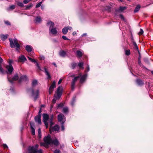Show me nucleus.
Returning a JSON list of instances; mask_svg holds the SVG:
<instances>
[{"label":"nucleus","instance_id":"f257e3e1","mask_svg":"<svg viewBox=\"0 0 153 153\" xmlns=\"http://www.w3.org/2000/svg\"><path fill=\"white\" fill-rule=\"evenodd\" d=\"M44 141L45 143H41V146H44L45 143L47 145H52L55 146L59 145V143L57 139L55 137H51V136L48 134L47 136H45L44 139Z\"/></svg>","mask_w":153,"mask_h":153},{"label":"nucleus","instance_id":"f03ea898","mask_svg":"<svg viewBox=\"0 0 153 153\" xmlns=\"http://www.w3.org/2000/svg\"><path fill=\"white\" fill-rule=\"evenodd\" d=\"M38 85V81L36 79H34L32 82V88H29L27 90L28 93L30 94L31 96L34 97V100L35 101L38 97L39 91L38 90L34 91L33 88Z\"/></svg>","mask_w":153,"mask_h":153},{"label":"nucleus","instance_id":"7ed1b4c3","mask_svg":"<svg viewBox=\"0 0 153 153\" xmlns=\"http://www.w3.org/2000/svg\"><path fill=\"white\" fill-rule=\"evenodd\" d=\"M39 145H36L35 146H29L28 148V153H42V150L39 149L38 150L37 149Z\"/></svg>","mask_w":153,"mask_h":153},{"label":"nucleus","instance_id":"20e7f679","mask_svg":"<svg viewBox=\"0 0 153 153\" xmlns=\"http://www.w3.org/2000/svg\"><path fill=\"white\" fill-rule=\"evenodd\" d=\"M9 40L10 42V45L11 48H16V50L18 52V49L19 48V44L18 43L17 39H13L11 38H9Z\"/></svg>","mask_w":153,"mask_h":153},{"label":"nucleus","instance_id":"39448f33","mask_svg":"<svg viewBox=\"0 0 153 153\" xmlns=\"http://www.w3.org/2000/svg\"><path fill=\"white\" fill-rule=\"evenodd\" d=\"M62 94V88L61 87H59L57 90L56 94L55 95L54 97L52 100V103H55L56 102V99H59L60 97Z\"/></svg>","mask_w":153,"mask_h":153},{"label":"nucleus","instance_id":"423d86ee","mask_svg":"<svg viewBox=\"0 0 153 153\" xmlns=\"http://www.w3.org/2000/svg\"><path fill=\"white\" fill-rule=\"evenodd\" d=\"M81 76V74H79L78 76L75 77L72 80L71 83V89L72 91H73L75 88V85L76 82L77 81L78 79L80 78V77Z\"/></svg>","mask_w":153,"mask_h":153},{"label":"nucleus","instance_id":"0eeeda50","mask_svg":"<svg viewBox=\"0 0 153 153\" xmlns=\"http://www.w3.org/2000/svg\"><path fill=\"white\" fill-rule=\"evenodd\" d=\"M12 62L13 61L12 60H10L9 61V65L6 66V68L8 71V72H7V74L9 73L11 74L13 70V68L11 65Z\"/></svg>","mask_w":153,"mask_h":153},{"label":"nucleus","instance_id":"6e6552de","mask_svg":"<svg viewBox=\"0 0 153 153\" xmlns=\"http://www.w3.org/2000/svg\"><path fill=\"white\" fill-rule=\"evenodd\" d=\"M43 121L44 122L45 126H46V128H47L48 127V120L49 119V115L46 114H43Z\"/></svg>","mask_w":153,"mask_h":153},{"label":"nucleus","instance_id":"1a4fd4ad","mask_svg":"<svg viewBox=\"0 0 153 153\" xmlns=\"http://www.w3.org/2000/svg\"><path fill=\"white\" fill-rule=\"evenodd\" d=\"M19 78V75L18 74H15L13 77L12 79L8 77L7 79L8 81L11 83H13V81H16L18 80Z\"/></svg>","mask_w":153,"mask_h":153},{"label":"nucleus","instance_id":"9d476101","mask_svg":"<svg viewBox=\"0 0 153 153\" xmlns=\"http://www.w3.org/2000/svg\"><path fill=\"white\" fill-rule=\"evenodd\" d=\"M58 121L61 123H64L65 121V118L64 116L62 114H60L58 116Z\"/></svg>","mask_w":153,"mask_h":153},{"label":"nucleus","instance_id":"9b49d317","mask_svg":"<svg viewBox=\"0 0 153 153\" xmlns=\"http://www.w3.org/2000/svg\"><path fill=\"white\" fill-rule=\"evenodd\" d=\"M56 87V84L55 81H53L49 89V93L51 94L53 92L54 88Z\"/></svg>","mask_w":153,"mask_h":153},{"label":"nucleus","instance_id":"f8f14e48","mask_svg":"<svg viewBox=\"0 0 153 153\" xmlns=\"http://www.w3.org/2000/svg\"><path fill=\"white\" fill-rule=\"evenodd\" d=\"M49 33L52 35L55 36L58 33L57 28L56 27H53L51 29H49Z\"/></svg>","mask_w":153,"mask_h":153},{"label":"nucleus","instance_id":"ddd939ff","mask_svg":"<svg viewBox=\"0 0 153 153\" xmlns=\"http://www.w3.org/2000/svg\"><path fill=\"white\" fill-rule=\"evenodd\" d=\"M126 9V7H122L120 6L119 7V9H116L115 11V14L116 15V13H120L122 12L123 10H125Z\"/></svg>","mask_w":153,"mask_h":153},{"label":"nucleus","instance_id":"4468645a","mask_svg":"<svg viewBox=\"0 0 153 153\" xmlns=\"http://www.w3.org/2000/svg\"><path fill=\"white\" fill-rule=\"evenodd\" d=\"M87 76V74H85L83 75H82L81 74V76L80 77V82L81 83H83L85 81L86 77Z\"/></svg>","mask_w":153,"mask_h":153},{"label":"nucleus","instance_id":"2eb2a0df","mask_svg":"<svg viewBox=\"0 0 153 153\" xmlns=\"http://www.w3.org/2000/svg\"><path fill=\"white\" fill-rule=\"evenodd\" d=\"M46 25L49 27V29H51L54 27V22L51 21H48L47 22Z\"/></svg>","mask_w":153,"mask_h":153},{"label":"nucleus","instance_id":"dca6fc26","mask_svg":"<svg viewBox=\"0 0 153 153\" xmlns=\"http://www.w3.org/2000/svg\"><path fill=\"white\" fill-rule=\"evenodd\" d=\"M41 114H38L37 116L35 117V120L36 122L37 123L39 124L41 123Z\"/></svg>","mask_w":153,"mask_h":153},{"label":"nucleus","instance_id":"f3484780","mask_svg":"<svg viewBox=\"0 0 153 153\" xmlns=\"http://www.w3.org/2000/svg\"><path fill=\"white\" fill-rule=\"evenodd\" d=\"M139 53V56L138 58V64L142 68H145V66L141 63V56L140 53L138 51Z\"/></svg>","mask_w":153,"mask_h":153},{"label":"nucleus","instance_id":"a211bd4d","mask_svg":"<svg viewBox=\"0 0 153 153\" xmlns=\"http://www.w3.org/2000/svg\"><path fill=\"white\" fill-rule=\"evenodd\" d=\"M53 114H52L50 116V118L49 121V123L50 124V130L51 131V127L53 125V123L52 122L53 120Z\"/></svg>","mask_w":153,"mask_h":153},{"label":"nucleus","instance_id":"6ab92c4d","mask_svg":"<svg viewBox=\"0 0 153 153\" xmlns=\"http://www.w3.org/2000/svg\"><path fill=\"white\" fill-rule=\"evenodd\" d=\"M26 61H27V59L24 55H22L20 56V62H22V63H23Z\"/></svg>","mask_w":153,"mask_h":153},{"label":"nucleus","instance_id":"aec40b11","mask_svg":"<svg viewBox=\"0 0 153 153\" xmlns=\"http://www.w3.org/2000/svg\"><path fill=\"white\" fill-rule=\"evenodd\" d=\"M33 49L32 47L30 45H27L25 47V49L28 53L32 51Z\"/></svg>","mask_w":153,"mask_h":153},{"label":"nucleus","instance_id":"412c9836","mask_svg":"<svg viewBox=\"0 0 153 153\" xmlns=\"http://www.w3.org/2000/svg\"><path fill=\"white\" fill-rule=\"evenodd\" d=\"M136 82L137 84L140 86H141L143 85L144 84L143 81L140 79H137L136 80Z\"/></svg>","mask_w":153,"mask_h":153},{"label":"nucleus","instance_id":"4be33fe9","mask_svg":"<svg viewBox=\"0 0 153 153\" xmlns=\"http://www.w3.org/2000/svg\"><path fill=\"white\" fill-rule=\"evenodd\" d=\"M44 72H45V74L46 76H47V79H50L51 78V76L50 74L48 72V70L46 68H44Z\"/></svg>","mask_w":153,"mask_h":153},{"label":"nucleus","instance_id":"5701e85b","mask_svg":"<svg viewBox=\"0 0 153 153\" xmlns=\"http://www.w3.org/2000/svg\"><path fill=\"white\" fill-rule=\"evenodd\" d=\"M27 78L25 75L21 76L20 77V82L21 81H27Z\"/></svg>","mask_w":153,"mask_h":153},{"label":"nucleus","instance_id":"b1692460","mask_svg":"<svg viewBox=\"0 0 153 153\" xmlns=\"http://www.w3.org/2000/svg\"><path fill=\"white\" fill-rule=\"evenodd\" d=\"M41 21L42 19L41 17L39 16L35 18L34 22L36 23H39L41 22Z\"/></svg>","mask_w":153,"mask_h":153},{"label":"nucleus","instance_id":"393cba45","mask_svg":"<svg viewBox=\"0 0 153 153\" xmlns=\"http://www.w3.org/2000/svg\"><path fill=\"white\" fill-rule=\"evenodd\" d=\"M66 52L63 50L60 51L59 53V55L62 57H65L66 55Z\"/></svg>","mask_w":153,"mask_h":153},{"label":"nucleus","instance_id":"a878e982","mask_svg":"<svg viewBox=\"0 0 153 153\" xmlns=\"http://www.w3.org/2000/svg\"><path fill=\"white\" fill-rule=\"evenodd\" d=\"M59 130V127L57 125H55L52 128L53 131H58Z\"/></svg>","mask_w":153,"mask_h":153},{"label":"nucleus","instance_id":"bb28decb","mask_svg":"<svg viewBox=\"0 0 153 153\" xmlns=\"http://www.w3.org/2000/svg\"><path fill=\"white\" fill-rule=\"evenodd\" d=\"M3 60L0 57V73L1 74H3L4 73V70L2 68L1 66V63L3 62Z\"/></svg>","mask_w":153,"mask_h":153},{"label":"nucleus","instance_id":"cd10ccee","mask_svg":"<svg viewBox=\"0 0 153 153\" xmlns=\"http://www.w3.org/2000/svg\"><path fill=\"white\" fill-rule=\"evenodd\" d=\"M8 35L6 34V35H4V34H2L0 36L1 38V39L3 41H5L8 37Z\"/></svg>","mask_w":153,"mask_h":153},{"label":"nucleus","instance_id":"c85d7f7f","mask_svg":"<svg viewBox=\"0 0 153 153\" xmlns=\"http://www.w3.org/2000/svg\"><path fill=\"white\" fill-rule=\"evenodd\" d=\"M33 6V4L32 3H30L29 5L26 6L25 9V10H29Z\"/></svg>","mask_w":153,"mask_h":153},{"label":"nucleus","instance_id":"c756f323","mask_svg":"<svg viewBox=\"0 0 153 153\" xmlns=\"http://www.w3.org/2000/svg\"><path fill=\"white\" fill-rule=\"evenodd\" d=\"M76 96L74 97L71 102V104L72 106H73L76 101Z\"/></svg>","mask_w":153,"mask_h":153},{"label":"nucleus","instance_id":"7c9ffc66","mask_svg":"<svg viewBox=\"0 0 153 153\" xmlns=\"http://www.w3.org/2000/svg\"><path fill=\"white\" fill-rule=\"evenodd\" d=\"M76 53L77 56L79 57H81L82 56V54L80 51L78 50L76 51Z\"/></svg>","mask_w":153,"mask_h":153},{"label":"nucleus","instance_id":"2f4dec72","mask_svg":"<svg viewBox=\"0 0 153 153\" xmlns=\"http://www.w3.org/2000/svg\"><path fill=\"white\" fill-rule=\"evenodd\" d=\"M140 8V6L139 5H138L136 7L134 11V12L135 13L137 12L139 10Z\"/></svg>","mask_w":153,"mask_h":153},{"label":"nucleus","instance_id":"473e14b6","mask_svg":"<svg viewBox=\"0 0 153 153\" xmlns=\"http://www.w3.org/2000/svg\"><path fill=\"white\" fill-rule=\"evenodd\" d=\"M68 31V28L67 27H64L62 30V32L64 34H66Z\"/></svg>","mask_w":153,"mask_h":153},{"label":"nucleus","instance_id":"72a5a7b5","mask_svg":"<svg viewBox=\"0 0 153 153\" xmlns=\"http://www.w3.org/2000/svg\"><path fill=\"white\" fill-rule=\"evenodd\" d=\"M68 108L67 107H65L63 108V112L64 113H66L68 112Z\"/></svg>","mask_w":153,"mask_h":153},{"label":"nucleus","instance_id":"f704fd0d","mask_svg":"<svg viewBox=\"0 0 153 153\" xmlns=\"http://www.w3.org/2000/svg\"><path fill=\"white\" fill-rule=\"evenodd\" d=\"M15 7V5H13L10 6L9 7L7 8V10L8 11H10V10H12L14 9Z\"/></svg>","mask_w":153,"mask_h":153},{"label":"nucleus","instance_id":"c9c22d12","mask_svg":"<svg viewBox=\"0 0 153 153\" xmlns=\"http://www.w3.org/2000/svg\"><path fill=\"white\" fill-rule=\"evenodd\" d=\"M132 44H133L134 46V48L137 50H138V47L135 41H133Z\"/></svg>","mask_w":153,"mask_h":153},{"label":"nucleus","instance_id":"e433bc0d","mask_svg":"<svg viewBox=\"0 0 153 153\" xmlns=\"http://www.w3.org/2000/svg\"><path fill=\"white\" fill-rule=\"evenodd\" d=\"M30 128L31 129V132L32 134L33 135H34L35 134V131L34 128L31 125L30 126Z\"/></svg>","mask_w":153,"mask_h":153},{"label":"nucleus","instance_id":"4c0bfd02","mask_svg":"<svg viewBox=\"0 0 153 153\" xmlns=\"http://www.w3.org/2000/svg\"><path fill=\"white\" fill-rule=\"evenodd\" d=\"M71 68L73 69H74L76 67L77 65V64L75 62H73L71 63Z\"/></svg>","mask_w":153,"mask_h":153},{"label":"nucleus","instance_id":"58836bf2","mask_svg":"<svg viewBox=\"0 0 153 153\" xmlns=\"http://www.w3.org/2000/svg\"><path fill=\"white\" fill-rule=\"evenodd\" d=\"M125 52V54L126 55L128 56L130 54V51L129 49L126 50Z\"/></svg>","mask_w":153,"mask_h":153},{"label":"nucleus","instance_id":"ea45409f","mask_svg":"<svg viewBox=\"0 0 153 153\" xmlns=\"http://www.w3.org/2000/svg\"><path fill=\"white\" fill-rule=\"evenodd\" d=\"M83 62H79L78 64V66L80 68H82V69L84 68L83 67Z\"/></svg>","mask_w":153,"mask_h":153},{"label":"nucleus","instance_id":"a19ab883","mask_svg":"<svg viewBox=\"0 0 153 153\" xmlns=\"http://www.w3.org/2000/svg\"><path fill=\"white\" fill-rule=\"evenodd\" d=\"M27 58L31 62H33L34 63L36 62V61L35 59H33L29 57V56H27Z\"/></svg>","mask_w":153,"mask_h":153},{"label":"nucleus","instance_id":"79ce46f5","mask_svg":"<svg viewBox=\"0 0 153 153\" xmlns=\"http://www.w3.org/2000/svg\"><path fill=\"white\" fill-rule=\"evenodd\" d=\"M42 2V1L39 2V3L37 4L36 6V8H37L39 7L41 5Z\"/></svg>","mask_w":153,"mask_h":153},{"label":"nucleus","instance_id":"37998d69","mask_svg":"<svg viewBox=\"0 0 153 153\" xmlns=\"http://www.w3.org/2000/svg\"><path fill=\"white\" fill-rule=\"evenodd\" d=\"M105 9L108 12H110L111 10V7L110 6H106Z\"/></svg>","mask_w":153,"mask_h":153},{"label":"nucleus","instance_id":"c03bdc74","mask_svg":"<svg viewBox=\"0 0 153 153\" xmlns=\"http://www.w3.org/2000/svg\"><path fill=\"white\" fill-rule=\"evenodd\" d=\"M119 16L120 18L121 19L125 21L126 20L125 19V18H124L122 14H120L119 15Z\"/></svg>","mask_w":153,"mask_h":153},{"label":"nucleus","instance_id":"a18cd8bd","mask_svg":"<svg viewBox=\"0 0 153 153\" xmlns=\"http://www.w3.org/2000/svg\"><path fill=\"white\" fill-rule=\"evenodd\" d=\"M35 63H36V66H37V67L38 68V69L40 70H41V68L40 67V66L39 65V64L38 63V62H35Z\"/></svg>","mask_w":153,"mask_h":153},{"label":"nucleus","instance_id":"49530a36","mask_svg":"<svg viewBox=\"0 0 153 153\" xmlns=\"http://www.w3.org/2000/svg\"><path fill=\"white\" fill-rule=\"evenodd\" d=\"M143 33V31L142 29H140V31L139 33V35H141Z\"/></svg>","mask_w":153,"mask_h":153},{"label":"nucleus","instance_id":"de8ad7c7","mask_svg":"<svg viewBox=\"0 0 153 153\" xmlns=\"http://www.w3.org/2000/svg\"><path fill=\"white\" fill-rule=\"evenodd\" d=\"M62 38L63 39L66 40H69V39L67 38L65 36H62Z\"/></svg>","mask_w":153,"mask_h":153},{"label":"nucleus","instance_id":"09e8293b","mask_svg":"<svg viewBox=\"0 0 153 153\" xmlns=\"http://www.w3.org/2000/svg\"><path fill=\"white\" fill-rule=\"evenodd\" d=\"M64 123H62L61 124V130L62 131H64L65 129V128L64 126Z\"/></svg>","mask_w":153,"mask_h":153},{"label":"nucleus","instance_id":"8fccbe9b","mask_svg":"<svg viewBox=\"0 0 153 153\" xmlns=\"http://www.w3.org/2000/svg\"><path fill=\"white\" fill-rule=\"evenodd\" d=\"M30 1V0H24L23 1L25 4H27Z\"/></svg>","mask_w":153,"mask_h":153},{"label":"nucleus","instance_id":"3c124183","mask_svg":"<svg viewBox=\"0 0 153 153\" xmlns=\"http://www.w3.org/2000/svg\"><path fill=\"white\" fill-rule=\"evenodd\" d=\"M60 151L59 150L56 149L54 151V153H60Z\"/></svg>","mask_w":153,"mask_h":153},{"label":"nucleus","instance_id":"603ef678","mask_svg":"<svg viewBox=\"0 0 153 153\" xmlns=\"http://www.w3.org/2000/svg\"><path fill=\"white\" fill-rule=\"evenodd\" d=\"M3 147L4 148H8V147L6 144H4L3 145Z\"/></svg>","mask_w":153,"mask_h":153},{"label":"nucleus","instance_id":"864d4df0","mask_svg":"<svg viewBox=\"0 0 153 153\" xmlns=\"http://www.w3.org/2000/svg\"><path fill=\"white\" fill-rule=\"evenodd\" d=\"M5 24L8 25H10V23L8 21H5Z\"/></svg>","mask_w":153,"mask_h":153},{"label":"nucleus","instance_id":"5fc2aeb1","mask_svg":"<svg viewBox=\"0 0 153 153\" xmlns=\"http://www.w3.org/2000/svg\"><path fill=\"white\" fill-rule=\"evenodd\" d=\"M90 70V68L89 67V65L88 64H87V71H86V72H88Z\"/></svg>","mask_w":153,"mask_h":153},{"label":"nucleus","instance_id":"6e6d98bb","mask_svg":"<svg viewBox=\"0 0 153 153\" xmlns=\"http://www.w3.org/2000/svg\"><path fill=\"white\" fill-rule=\"evenodd\" d=\"M24 6V5L22 2H20V7H23Z\"/></svg>","mask_w":153,"mask_h":153},{"label":"nucleus","instance_id":"4d7b16f0","mask_svg":"<svg viewBox=\"0 0 153 153\" xmlns=\"http://www.w3.org/2000/svg\"><path fill=\"white\" fill-rule=\"evenodd\" d=\"M38 134H41V130L40 128H39L38 130Z\"/></svg>","mask_w":153,"mask_h":153},{"label":"nucleus","instance_id":"13d9d810","mask_svg":"<svg viewBox=\"0 0 153 153\" xmlns=\"http://www.w3.org/2000/svg\"><path fill=\"white\" fill-rule=\"evenodd\" d=\"M69 76H71V77H74L75 76V75L74 74H69Z\"/></svg>","mask_w":153,"mask_h":153},{"label":"nucleus","instance_id":"bf43d9fd","mask_svg":"<svg viewBox=\"0 0 153 153\" xmlns=\"http://www.w3.org/2000/svg\"><path fill=\"white\" fill-rule=\"evenodd\" d=\"M45 59V57L43 56H41L40 57V59L41 60H44Z\"/></svg>","mask_w":153,"mask_h":153},{"label":"nucleus","instance_id":"052dcab7","mask_svg":"<svg viewBox=\"0 0 153 153\" xmlns=\"http://www.w3.org/2000/svg\"><path fill=\"white\" fill-rule=\"evenodd\" d=\"M87 33H84L81 36L82 37H84V36H87Z\"/></svg>","mask_w":153,"mask_h":153},{"label":"nucleus","instance_id":"680f3d73","mask_svg":"<svg viewBox=\"0 0 153 153\" xmlns=\"http://www.w3.org/2000/svg\"><path fill=\"white\" fill-rule=\"evenodd\" d=\"M62 80V79H60L58 82V84H60Z\"/></svg>","mask_w":153,"mask_h":153},{"label":"nucleus","instance_id":"e2e57ef3","mask_svg":"<svg viewBox=\"0 0 153 153\" xmlns=\"http://www.w3.org/2000/svg\"><path fill=\"white\" fill-rule=\"evenodd\" d=\"M74 145L75 146H78V142L77 141H76L75 143H74Z\"/></svg>","mask_w":153,"mask_h":153},{"label":"nucleus","instance_id":"0e129e2a","mask_svg":"<svg viewBox=\"0 0 153 153\" xmlns=\"http://www.w3.org/2000/svg\"><path fill=\"white\" fill-rule=\"evenodd\" d=\"M38 136H39V139H40L41 138V137H42L41 134H38Z\"/></svg>","mask_w":153,"mask_h":153},{"label":"nucleus","instance_id":"69168bd1","mask_svg":"<svg viewBox=\"0 0 153 153\" xmlns=\"http://www.w3.org/2000/svg\"><path fill=\"white\" fill-rule=\"evenodd\" d=\"M67 27L68 28V30H71L72 29V27Z\"/></svg>","mask_w":153,"mask_h":153},{"label":"nucleus","instance_id":"338daca9","mask_svg":"<svg viewBox=\"0 0 153 153\" xmlns=\"http://www.w3.org/2000/svg\"><path fill=\"white\" fill-rule=\"evenodd\" d=\"M53 64L56 67H57L55 63L54 62L53 63Z\"/></svg>","mask_w":153,"mask_h":153},{"label":"nucleus","instance_id":"774afa93","mask_svg":"<svg viewBox=\"0 0 153 153\" xmlns=\"http://www.w3.org/2000/svg\"><path fill=\"white\" fill-rule=\"evenodd\" d=\"M53 42H57V41L56 39H53Z\"/></svg>","mask_w":153,"mask_h":153}]
</instances>
